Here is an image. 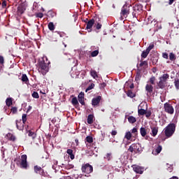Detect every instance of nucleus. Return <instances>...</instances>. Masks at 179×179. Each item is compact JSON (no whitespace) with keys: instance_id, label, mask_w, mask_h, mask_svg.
I'll use <instances>...</instances> for the list:
<instances>
[{"instance_id":"51","label":"nucleus","mask_w":179,"mask_h":179,"mask_svg":"<svg viewBox=\"0 0 179 179\" xmlns=\"http://www.w3.org/2000/svg\"><path fill=\"white\" fill-rule=\"evenodd\" d=\"M0 64L1 65H3V64H5V59H3V57L1 55H0Z\"/></svg>"},{"instance_id":"63","label":"nucleus","mask_w":179,"mask_h":179,"mask_svg":"<svg viewBox=\"0 0 179 179\" xmlns=\"http://www.w3.org/2000/svg\"><path fill=\"white\" fill-rule=\"evenodd\" d=\"M75 142H76V143L77 145H79V140H78V138H76V139L75 140Z\"/></svg>"},{"instance_id":"43","label":"nucleus","mask_w":179,"mask_h":179,"mask_svg":"<svg viewBox=\"0 0 179 179\" xmlns=\"http://www.w3.org/2000/svg\"><path fill=\"white\" fill-rule=\"evenodd\" d=\"M92 89H94V83H92L90 85H89L85 90V92H87L89 90H92Z\"/></svg>"},{"instance_id":"31","label":"nucleus","mask_w":179,"mask_h":179,"mask_svg":"<svg viewBox=\"0 0 179 179\" xmlns=\"http://www.w3.org/2000/svg\"><path fill=\"white\" fill-rule=\"evenodd\" d=\"M148 65H149V64H148V61H142V59H141V63H140V64H139L140 68H142V66H143V68H147V66H148Z\"/></svg>"},{"instance_id":"22","label":"nucleus","mask_w":179,"mask_h":179,"mask_svg":"<svg viewBox=\"0 0 179 179\" xmlns=\"http://www.w3.org/2000/svg\"><path fill=\"white\" fill-rule=\"evenodd\" d=\"M126 94L128 97H130V99H134V97H136V94H135V93H134L131 90H129Z\"/></svg>"},{"instance_id":"5","label":"nucleus","mask_w":179,"mask_h":179,"mask_svg":"<svg viewBox=\"0 0 179 179\" xmlns=\"http://www.w3.org/2000/svg\"><path fill=\"white\" fill-rule=\"evenodd\" d=\"M128 151L131 152V153H141V152H142V149L141 148L140 144L133 143L128 148Z\"/></svg>"},{"instance_id":"35","label":"nucleus","mask_w":179,"mask_h":179,"mask_svg":"<svg viewBox=\"0 0 179 179\" xmlns=\"http://www.w3.org/2000/svg\"><path fill=\"white\" fill-rule=\"evenodd\" d=\"M149 52L148 51L143 50V52L141 53V59H145V58H146L148 57V55H149Z\"/></svg>"},{"instance_id":"26","label":"nucleus","mask_w":179,"mask_h":179,"mask_svg":"<svg viewBox=\"0 0 179 179\" xmlns=\"http://www.w3.org/2000/svg\"><path fill=\"white\" fill-rule=\"evenodd\" d=\"M90 75L94 79H97L99 78V75L97 74V71H96V70H91Z\"/></svg>"},{"instance_id":"53","label":"nucleus","mask_w":179,"mask_h":179,"mask_svg":"<svg viewBox=\"0 0 179 179\" xmlns=\"http://www.w3.org/2000/svg\"><path fill=\"white\" fill-rule=\"evenodd\" d=\"M44 16V14H43L42 13H38L36 14V17H40V19L43 18Z\"/></svg>"},{"instance_id":"7","label":"nucleus","mask_w":179,"mask_h":179,"mask_svg":"<svg viewBox=\"0 0 179 179\" xmlns=\"http://www.w3.org/2000/svg\"><path fill=\"white\" fill-rule=\"evenodd\" d=\"M21 169H27V155H22L21 156V162L20 164Z\"/></svg>"},{"instance_id":"1","label":"nucleus","mask_w":179,"mask_h":179,"mask_svg":"<svg viewBox=\"0 0 179 179\" xmlns=\"http://www.w3.org/2000/svg\"><path fill=\"white\" fill-rule=\"evenodd\" d=\"M51 64L47 57H43L39 59L38 62V65L39 66L38 72L43 74V76L47 75L48 71H50L49 65Z\"/></svg>"},{"instance_id":"15","label":"nucleus","mask_w":179,"mask_h":179,"mask_svg":"<svg viewBox=\"0 0 179 179\" xmlns=\"http://www.w3.org/2000/svg\"><path fill=\"white\" fill-rule=\"evenodd\" d=\"M137 71H136V74L135 76V80L136 82H139V80H141V78H142V72L141 70V69H139V65L137 64Z\"/></svg>"},{"instance_id":"44","label":"nucleus","mask_w":179,"mask_h":179,"mask_svg":"<svg viewBox=\"0 0 179 179\" xmlns=\"http://www.w3.org/2000/svg\"><path fill=\"white\" fill-rule=\"evenodd\" d=\"M153 48H155V45L153 44H150L148 48L146 49V50L148 52H150V51H152V50H153Z\"/></svg>"},{"instance_id":"12","label":"nucleus","mask_w":179,"mask_h":179,"mask_svg":"<svg viewBox=\"0 0 179 179\" xmlns=\"http://www.w3.org/2000/svg\"><path fill=\"white\" fill-rule=\"evenodd\" d=\"M145 92H146V95L148 97H150V96H152V94L153 93V85L149 83L146 84Z\"/></svg>"},{"instance_id":"39","label":"nucleus","mask_w":179,"mask_h":179,"mask_svg":"<svg viewBox=\"0 0 179 179\" xmlns=\"http://www.w3.org/2000/svg\"><path fill=\"white\" fill-rule=\"evenodd\" d=\"M85 141L88 143H93V137H92V136H87L85 138Z\"/></svg>"},{"instance_id":"9","label":"nucleus","mask_w":179,"mask_h":179,"mask_svg":"<svg viewBox=\"0 0 179 179\" xmlns=\"http://www.w3.org/2000/svg\"><path fill=\"white\" fill-rule=\"evenodd\" d=\"M129 7L130 6L128 4H124L121 10L122 16H128L129 15Z\"/></svg>"},{"instance_id":"48","label":"nucleus","mask_w":179,"mask_h":179,"mask_svg":"<svg viewBox=\"0 0 179 179\" xmlns=\"http://www.w3.org/2000/svg\"><path fill=\"white\" fill-rule=\"evenodd\" d=\"M11 113H13V114H16V113H17V108L12 107L11 108Z\"/></svg>"},{"instance_id":"47","label":"nucleus","mask_w":179,"mask_h":179,"mask_svg":"<svg viewBox=\"0 0 179 179\" xmlns=\"http://www.w3.org/2000/svg\"><path fill=\"white\" fill-rule=\"evenodd\" d=\"M26 121H27V115L23 114L22 115V123L26 124Z\"/></svg>"},{"instance_id":"4","label":"nucleus","mask_w":179,"mask_h":179,"mask_svg":"<svg viewBox=\"0 0 179 179\" xmlns=\"http://www.w3.org/2000/svg\"><path fill=\"white\" fill-rule=\"evenodd\" d=\"M81 171L85 174H90L93 173V166L90 165L89 163L83 164Z\"/></svg>"},{"instance_id":"25","label":"nucleus","mask_w":179,"mask_h":179,"mask_svg":"<svg viewBox=\"0 0 179 179\" xmlns=\"http://www.w3.org/2000/svg\"><path fill=\"white\" fill-rule=\"evenodd\" d=\"M140 133H141V136L145 138V136H146V135L148 134V131H146V128L141 127L140 129Z\"/></svg>"},{"instance_id":"46","label":"nucleus","mask_w":179,"mask_h":179,"mask_svg":"<svg viewBox=\"0 0 179 179\" xmlns=\"http://www.w3.org/2000/svg\"><path fill=\"white\" fill-rule=\"evenodd\" d=\"M32 97H34V99H39L40 96L38 95V93L37 92H34L32 93Z\"/></svg>"},{"instance_id":"45","label":"nucleus","mask_w":179,"mask_h":179,"mask_svg":"<svg viewBox=\"0 0 179 179\" xmlns=\"http://www.w3.org/2000/svg\"><path fill=\"white\" fill-rule=\"evenodd\" d=\"M99 55V50H94L91 52L92 57H97Z\"/></svg>"},{"instance_id":"20","label":"nucleus","mask_w":179,"mask_h":179,"mask_svg":"<svg viewBox=\"0 0 179 179\" xmlns=\"http://www.w3.org/2000/svg\"><path fill=\"white\" fill-rule=\"evenodd\" d=\"M163 149V148L162 147V145H159L157 148H155V149L152 151V155H159V153H160V152H162V150Z\"/></svg>"},{"instance_id":"36","label":"nucleus","mask_w":179,"mask_h":179,"mask_svg":"<svg viewBox=\"0 0 179 179\" xmlns=\"http://www.w3.org/2000/svg\"><path fill=\"white\" fill-rule=\"evenodd\" d=\"M150 60L152 62V65H156L157 64V61H159V57L157 56H155L151 57Z\"/></svg>"},{"instance_id":"52","label":"nucleus","mask_w":179,"mask_h":179,"mask_svg":"<svg viewBox=\"0 0 179 179\" xmlns=\"http://www.w3.org/2000/svg\"><path fill=\"white\" fill-rule=\"evenodd\" d=\"M151 115H152V112H150V111H146V113H145V117H146L147 118H149Z\"/></svg>"},{"instance_id":"60","label":"nucleus","mask_w":179,"mask_h":179,"mask_svg":"<svg viewBox=\"0 0 179 179\" xmlns=\"http://www.w3.org/2000/svg\"><path fill=\"white\" fill-rule=\"evenodd\" d=\"M31 108H33V107L31 106H28V108L27 110V113H29V111H31Z\"/></svg>"},{"instance_id":"55","label":"nucleus","mask_w":179,"mask_h":179,"mask_svg":"<svg viewBox=\"0 0 179 179\" xmlns=\"http://www.w3.org/2000/svg\"><path fill=\"white\" fill-rule=\"evenodd\" d=\"M117 134H118V132L116 130H113L110 132V134L112 135V136H115V135H117Z\"/></svg>"},{"instance_id":"33","label":"nucleus","mask_w":179,"mask_h":179,"mask_svg":"<svg viewBox=\"0 0 179 179\" xmlns=\"http://www.w3.org/2000/svg\"><path fill=\"white\" fill-rule=\"evenodd\" d=\"M127 120L130 124H135L136 121V118L134 116H129Z\"/></svg>"},{"instance_id":"49","label":"nucleus","mask_w":179,"mask_h":179,"mask_svg":"<svg viewBox=\"0 0 179 179\" xmlns=\"http://www.w3.org/2000/svg\"><path fill=\"white\" fill-rule=\"evenodd\" d=\"M162 58H164L165 59H169V54L167 52H163Z\"/></svg>"},{"instance_id":"21","label":"nucleus","mask_w":179,"mask_h":179,"mask_svg":"<svg viewBox=\"0 0 179 179\" xmlns=\"http://www.w3.org/2000/svg\"><path fill=\"white\" fill-rule=\"evenodd\" d=\"M24 10H26V7L24 6H20L17 8V13L20 15H23L24 13Z\"/></svg>"},{"instance_id":"54","label":"nucleus","mask_w":179,"mask_h":179,"mask_svg":"<svg viewBox=\"0 0 179 179\" xmlns=\"http://www.w3.org/2000/svg\"><path fill=\"white\" fill-rule=\"evenodd\" d=\"M140 13H138L137 10H134L132 13L133 17H136V15H139Z\"/></svg>"},{"instance_id":"28","label":"nucleus","mask_w":179,"mask_h":179,"mask_svg":"<svg viewBox=\"0 0 179 179\" xmlns=\"http://www.w3.org/2000/svg\"><path fill=\"white\" fill-rule=\"evenodd\" d=\"M27 132H28V136H31L32 139H36L37 134L34 133V131H31V130H29L27 131Z\"/></svg>"},{"instance_id":"58","label":"nucleus","mask_w":179,"mask_h":179,"mask_svg":"<svg viewBox=\"0 0 179 179\" xmlns=\"http://www.w3.org/2000/svg\"><path fill=\"white\" fill-rule=\"evenodd\" d=\"M2 8H6V1H3L1 3Z\"/></svg>"},{"instance_id":"32","label":"nucleus","mask_w":179,"mask_h":179,"mask_svg":"<svg viewBox=\"0 0 179 179\" xmlns=\"http://www.w3.org/2000/svg\"><path fill=\"white\" fill-rule=\"evenodd\" d=\"M131 138H132V133H131V131H127L124 135V138L127 139V141H131Z\"/></svg>"},{"instance_id":"57","label":"nucleus","mask_w":179,"mask_h":179,"mask_svg":"<svg viewBox=\"0 0 179 179\" xmlns=\"http://www.w3.org/2000/svg\"><path fill=\"white\" fill-rule=\"evenodd\" d=\"M66 153L68 155H72L73 153V150H71V149H68L67 151H66Z\"/></svg>"},{"instance_id":"6","label":"nucleus","mask_w":179,"mask_h":179,"mask_svg":"<svg viewBox=\"0 0 179 179\" xmlns=\"http://www.w3.org/2000/svg\"><path fill=\"white\" fill-rule=\"evenodd\" d=\"M164 108L165 113H167V114H174V108L173 107V105H171L169 102H166L164 104Z\"/></svg>"},{"instance_id":"38","label":"nucleus","mask_w":179,"mask_h":179,"mask_svg":"<svg viewBox=\"0 0 179 179\" xmlns=\"http://www.w3.org/2000/svg\"><path fill=\"white\" fill-rule=\"evenodd\" d=\"M48 27L50 31H53V30H55V26L54 25L53 22H49Z\"/></svg>"},{"instance_id":"59","label":"nucleus","mask_w":179,"mask_h":179,"mask_svg":"<svg viewBox=\"0 0 179 179\" xmlns=\"http://www.w3.org/2000/svg\"><path fill=\"white\" fill-rule=\"evenodd\" d=\"M69 157L71 160H73V159H75V155L73 154H70Z\"/></svg>"},{"instance_id":"50","label":"nucleus","mask_w":179,"mask_h":179,"mask_svg":"<svg viewBox=\"0 0 179 179\" xmlns=\"http://www.w3.org/2000/svg\"><path fill=\"white\" fill-rule=\"evenodd\" d=\"M131 134H134V135H138V129L134 127L131 130Z\"/></svg>"},{"instance_id":"18","label":"nucleus","mask_w":179,"mask_h":179,"mask_svg":"<svg viewBox=\"0 0 179 179\" xmlns=\"http://www.w3.org/2000/svg\"><path fill=\"white\" fill-rule=\"evenodd\" d=\"M143 6L141 4H136L133 7V10H136L138 13H140L143 10Z\"/></svg>"},{"instance_id":"2","label":"nucleus","mask_w":179,"mask_h":179,"mask_svg":"<svg viewBox=\"0 0 179 179\" xmlns=\"http://www.w3.org/2000/svg\"><path fill=\"white\" fill-rule=\"evenodd\" d=\"M159 81L157 83L158 89H166L168 85V80L170 79V75L168 73L163 74L161 77L159 78Z\"/></svg>"},{"instance_id":"40","label":"nucleus","mask_w":179,"mask_h":179,"mask_svg":"<svg viewBox=\"0 0 179 179\" xmlns=\"http://www.w3.org/2000/svg\"><path fill=\"white\" fill-rule=\"evenodd\" d=\"M138 115H145L146 114V110L143 108L138 109Z\"/></svg>"},{"instance_id":"24","label":"nucleus","mask_w":179,"mask_h":179,"mask_svg":"<svg viewBox=\"0 0 179 179\" xmlns=\"http://www.w3.org/2000/svg\"><path fill=\"white\" fill-rule=\"evenodd\" d=\"M71 104H73L74 107L79 106V101H78V98L76 96L72 98Z\"/></svg>"},{"instance_id":"10","label":"nucleus","mask_w":179,"mask_h":179,"mask_svg":"<svg viewBox=\"0 0 179 179\" xmlns=\"http://www.w3.org/2000/svg\"><path fill=\"white\" fill-rule=\"evenodd\" d=\"M133 170L136 174H143L145 171V168L143 166H140L138 165H133Z\"/></svg>"},{"instance_id":"29","label":"nucleus","mask_w":179,"mask_h":179,"mask_svg":"<svg viewBox=\"0 0 179 179\" xmlns=\"http://www.w3.org/2000/svg\"><path fill=\"white\" fill-rule=\"evenodd\" d=\"M94 118V115H93L92 114L89 115L88 117H87V123L90 124H93V122H94L93 119Z\"/></svg>"},{"instance_id":"61","label":"nucleus","mask_w":179,"mask_h":179,"mask_svg":"<svg viewBox=\"0 0 179 179\" xmlns=\"http://www.w3.org/2000/svg\"><path fill=\"white\" fill-rule=\"evenodd\" d=\"M169 5H173V3H174V1L176 0H169Z\"/></svg>"},{"instance_id":"13","label":"nucleus","mask_w":179,"mask_h":179,"mask_svg":"<svg viewBox=\"0 0 179 179\" xmlns=\"http://www.w3.org/2000/svg\"><path fill=\"white\" fill-rule=\"evenodd\" d=\"M100 101H101V96H97L92 99V105L93 107H99L100 106Z\"/></svg>"},{"instance_id":"23","label":"nucleus","mask_w":179,"mask_h":179,"mask_svg":"<svg viewBox=\"0 0 179 179\" xmlns=\"http://www.w3.org/2000/svg\"><path fill=\"white\" fill-rule=\"evenodd\" d=\"M21 80L22 82L25 83V85H27V83L29 82V78L27 77V75L22 74L21 77Z\"/></svg>"},{"instance_id":"42","label":"nucleus","mask_w":179,"mask_h":179,"mask_svg":"<svg viewBox=\"0 0 179 179\" xmlns=\"http://www.w3.org/2000/svg\"><path fill=\"white\" fill-rule=\"evenodd\" d=\"M104 159H106V160L110 162V160H111V159H113L112 154L110 152L107 153L106 155L104 157Z\"/></svg>"},{"instance_id":"27","label":"nucleus","mask_w":179,"mask_h":179,"mask_svg":"<svg viewBox=\"0 0 179 179\" xmlns=\"http://www.w3.org/2000/svg\"><path fill=\"white\" fill-rule=\"evenodd\" d=\"M151 129H152V136H156V135H157V133L159 132V129H157V127H151Z\"/></svg>"},{"instance_id":"3","label":"nucleus","mask_w":179,"mask_h":179,"mask_svg":"<svg viewBox=\"0 0 179 179\" xmlns=\"http://www.w3.org/2000/svg\"><path fill=\"white\" fill-rule=\"evenodd\" d=\"M176 124L170 123L164 128V134L166 138H171V136L174 135V132H176Z\"/></svg>"},{"instance_id":"8","label":"nucleus","mask_w":179,"mask_h":179,"mask_svg":"<svg viewBox=\"0 0 179 179\" xmlns=\"http://www.w3.org/2000/svg\"><path fill=\"white\" fill-rule=\"evenodd\" d=\"M95 20H96V17H94V18L90 20L87 22L86 30H87L88 33H90L92 31V29L93 27V25L95 23Z\"/></svg>"},{"instance_id":"17","label":"nucleus","mask_w":179,"mask_h":179,"mask_svg":"<svg viewBox=\"0 0 179 179\" xmlns=\"http://www.w3.org/2000/svg\"><path fill=\"white\" fill-rule=\"evenodd\" d=\"M16 127L19 131H23V128L24 127V124L22 123V120H16Z\"/></svg>"},{"instance_id":"64","label":"nucleus","mask_w":179,"mask_h":179,"mask_svg":"<svg viewBox=\"0 0 179 179\" xmlns=\"http://www.w3.org/2000/svg\"><path fill=\"white\" fill-rule=\"evenodd\" d=\"M60 37H64V34L59 33Z\"/></svg>"},{"instance_id":"37","label":"nucleus","mask_w":179,"mask_h":179,"mask_svg":"<svg viewBox=\"0 0 179 179\" xmlns=\"http://www.w3.org/2000/svg\"><path fill=\"white\" fill-rule=\"evenodd\" d=\"M170 61H176L177 59V56L173 52L169 53Z\"/></svg>"},{"instance_id":"16","label":"nucleus","mask_w":179,"mask_h":179,"mask_svg":"<svg viewBox=\"0 0 179 179\" xmlns=\"http://www.w3.org/2000/svg\"><path fill=\"white\" fill-rule=\"evenodd\" d=\"M83 99H85V94L83 92H80L78 96V100L82 106L85 105V101L83 100Z\"/></svg>"},{"instance_id":"14","label":"nucleus","mask_w":179,"mask_h":179,"mask_svg":"<svg viewBox=\"0 0 179 179\" xmlns=\"http://www.w3.org/2000/svg\"><path fill=\"white\" fill-rule=\"evenodd\" d=\"M103 24H101V20L99 17H95V22L94 27H96V30H100L101 29Z\"/></svg>"},{"instance_id":"34","label":"nucleus","mask_w":179,"mask_h":179,"mask_svg":"<svg viewBox=\"0 0 179 179\" xmlns=\"http://www.w3.org/2000/svg\"><path fill=\"white\" fill-rule=\"evenodd\" d=\"M148 83H150V85H156V77L152 76L149 81H148Z\"/></svg>"},{"instance_id":"41","label":"nucleus","mask_w":179,"mask_h":179,"mask_svg":"<svg viewBox=\"0 0 179 179\" xmlns=\"http://www.w3.org/2000/svg\"><path fill=\"white\" fill-rule=\"evenodd\" d=\"M174 85L176 89H177V90H179V78H175Z\"/></svg>"},{"instance_id":"19","label":"nucleus","mask_w":179,"mask_h":179,"mask_svg":"<svg viewBox=\"0 0 179 179\" xmlns=\"http://www.w3.org/2000/svg\"><path fill=\"white\" fill-rule=\"evenodd\" d=\"M6 137L8 138V141H10L11 142H15V141H16V136L12 133L7 134Z\"/></svg>"},{"instance_id":"30","label":"nucleus","mask_w":179,"mask_h":179,"mask_svg":"<svg viewBox=\"0 0 179 179\" xmlns=\"http://www.w3.org/2000/svg\"><path fill=\"white\" fill-rule=\"evenodd\" d=\"M6 104L7 107H10L12 104H13V101H12V98H7L6 99Z\"/></svg>"},{"instance_id":"62","label":"nucleus","mask_w":179,"mask_h":179,"mask_svg":"<svg viewBox=\"0 0 179 179\" xmlns=\"http://www.w3.org/2000/svg\"><path fill=\"white\" fill-rule=\"evenodd\" d=\"M129 87H130L131 89H134V87H135V85H134V83H131V84L130 85Z\"/></svg>"},{"instance_id":"56","label":"nucleus","mask_w":179,"mask_h":179,"mask_svg":"<svg viewBox=\"0 0 179 179\" xmlns=\"http://www.w3.org/2000/svg\"><path fill=\"white\" fill-rule=\"evenodd\" d=\"M106 86H107V84H106V83H102L100 84L101 89H104V87H106Z\"/></svg>"},{"instance_id":"11","label":"nucleus","mask_w":179,"mask_h":179,"mask_svg":"<svg viewBox=\"0 0 179 179\" xmlns=\"http://www.w3.org/2000/svg\"><path fill=\"white\" fill-rule=\"evenodd\" d=\"M43 168L44 166H42V167L38 166V165L35 166L34 168V173H36V174H39L40 176H45V173H44Z\"/></svg>"}]
</instances>
